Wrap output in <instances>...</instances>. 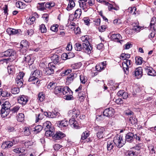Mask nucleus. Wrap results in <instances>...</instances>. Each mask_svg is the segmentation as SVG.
I'll return each mask as SVG.
<instances>
[{"mask_svg": "<svg viewBox=\"0 0 156 156\" xmlns=\"http://www.w3.org/2000/svg\"><path fill=\"white\" fill-rule=\"evenodd\" d=\"M7 69L8 72L9 74H13L15 72V67L14 66H8L7 67Z\"/></svg>", "mask_w": 156, "mask_h": 156, "instance_id": "36", "label": "nucleus"}, {"mask_svg": "<svg viewBox=\"0 0 156 156\" xmlns=\"http://www.w3.org/2000/svg\"><path fill=\"white\" fill-rule=\"evenodd\" d=\"M144 69L148 75L152 76H156V71L152 67L146 66L144 68Z\"/></svg>", "mask_w": 156, "mask_h": 156, "instance_id": "13", "label": "nucleus"}, {"mask_svg": "<svg viewBox=\"0 0 156 156\" xmlns=\"http://www.w3.org/2000/svg\"><path fill=\"white\" fill-rule=\"evenodd\" d=\"M10 104L9 102L6 101L2 105V108H5L6 109H10Z\"/></svg>", "mask_w": 156, "mask_h": 156, "instance_id": "40", "label": "nucleus"}, {"mask_svg": "<svg viewBox=\"0 0 156 156\" xmlns=\"http://www.w3.org/2000/svg\"><path fill=\"white\" fill-rule=\"evenodd\" d=\"M41 75V71L38 70H36L31 74L28 81L32 82L33 84L37 83L38 81V78L40 77Z\"/></svg>", "mask_w": 156, "mask_h": 156, "instance_id": "5", "label": "nucleus"}, {"mask_svg": "<svg viewBox=\"0 0 156 156\" xmlns=\"http://www.w3.org/2000/svg\"><path fill=\"white\" fill-rule=\"evenodd\" d=\"M114 110L112 108H106L103 112V115L107 117H112L114 114Z\"/></svg>", "mask_w": 156, "mask_h": 156, "instance_id": "11", "label": "nucleus"}, {"mask_svg": "<svg viewBox=\"0 0 156 156\" xmlns=\"http://www.w3.org/2000/svg\"><path fill=\"white\" fill-rule=\"evenodd\" d=\"M19 103L23 105H25L28 101V97L24 95L20 96L18 99Z\"/></svg>", "mask_w": 156, "mask_h": 156, "instance_id": "14", "label": "nucleus"}, {"mask_svg": "<svg viewBox=\"0 0 156 156\" xmlns=\"http://www.w3.org/2000/svg\"><path fill=\"white\" fill-rule=\"evenodd\" d=\"M15 52L12 49H9L7 50L2 52L0 54L1 57H10L14 55Z\"/></svg>", "mask_w": 156, "mask_h": 156, "instance_id": "9", "label": "nucleus"}, {"mask_svg": "<svg viewBox=\"0 0 156 156\" xmlns=\"http://www.w3.org/2000/svg\"><path fill=\"white\" fill-rule=\"evenodd\" d=\"M94 24L96 26H99L100 25L101 20L100 19H95L94 21Z\"/></svg>", "mask_w": 156, "mask_h": 156, "instance_id": "62", "label": "nucleus"}, {"mask_svg": "<svg viewBox=\"0 0 156 156\" xmlns=\"http://www.w3.org/2000/svg\"><path fill=\"white\" fill-rule=\"evenodd\" d=\"M6 32L10 35L21 34V31L20 29H15L11 28H8L6 30Z\"/></svg>", "mask_w": 156, "mask_h": 156, "instance_id": "10", "label": "nucleus"}, {"mask_svg": "<svg viewBox=\"0 0 156 156\" xmlns=\"http://www.w3.org/2000/svg\"><path fill=\"white\" fill-rule=\"evenodd\" d=\"M24 73L23 72H20L17 76L16 81L17 86L19 87H21L23 85V78L24 75Z\"/></svg>", "mask_w": 156, "mask_h": 156, "instance_id": "6", "label": "nucleus"}, {"mask_svg": "<svg viewBox=\"0 0 156 156\" xmlns=\"http://www.w3.org/2000/svg\"><path fill=\"white\" fill-rule=\"evenodd\" d=\"M32 133L34 134H37L39 133L42 129L43 127L40 125H38L35 127L32 126Z\"/></svg>", "mask_w": 156, "mask_h": 156, "instance_id": "21", "label": "nucleus"}, {"mask_svg": "<svg viewBox=\"0 0 156 156\" xmlns=\"http://www.w3.org/2000/svg\"><path fill=\"white\" fill-rule=\"evenodd\" d=\"M66 1L68 2V4L66 9L68 11H70L75 6V2L73 0H66Z\"/></svg>", "mask_w": 156, "mask_h": 156, "instance_id": "22", "label": "nucleus"}, {"mask_svg": "<svg viewBox=\"0 0 156 156\" xmlns=\"http://www.w3.org/2000/svg\"><path fill=\"white\" fill-rule=\"evenodd\" d=\"M122 66L124 73L127 74L129 73V68L132 66V62L129 60H126L122 62Z\"/></svg>", "mask_w": 156, "mask_h": 156, "instance_id": "8", "label": "nucleus"}, {"mask_svg": "<svg viewBox=\"0 0 156 156\" xmlns=\"http://www.w3.org/2000/svg\"><path fill=\"white\" fill-rule=\"evenodd\" d=\"M80 7L84 12L95 4V0H78Z\"/></svg>", "mask_w": 156, "mask_h": 156, "instance_id": "3", "label": "nucleus"}, {"mask_svg": "<svg viewBox=\"0 0 156 156\" xmlns=\"http://www.w3.org/2000/svg\"><path fill=\"white\" fill-rule=\"evenodd\" d=\"M10 112V109L2 108L1 110V116L3 118L6 117L9 114Z\"/></svg>", "mask_w": 156, "mask_h": 156, "instance_id": "28", "label": "nucleus"}, {"mask_svg": "<svg viewBox=\"0 0 156 156\" xmlns=\"http://www.w3.org/2000/svg\"><path fill=\"white\" fill-rule=\"evenodd\" d=\"M75 49L77 51H81L83 50V47L79 43H76L75 44Z\"/></svg>", "mask_w": 156, "mask_h": 156, "instance_id": "38", "label": "nucleus"}, {"mask_svg": "<svg viewBox=\"0 0 156 156\" xmlns=\"http://www.w3.org/2000/svg\"><path fill=\"white\" fill-rule=\"evenodd\" d=\"M44 115L49 118H54L53 111L52 112H44L43 113Z\"/></svg>", "mask_w": 156, "mask_h": 156, "instance_id": "39", "label": "nucleus"}, {"mask_svg": "<svg viewBox=\"0 0 156 156\" xmlns=\"http://www.w3.org/2000/svg\"><path fill=\"white\" fill-rule=\"evenodd\" d=\"M59 58L58 55H54L51 57V59L52 62L51 63H53V64H57L59 62Z\"/></svg>", "mask_w": 156, "mask_h": 156, "instance_id": "31", "label": "nucleus"}, {"mask_svg": "<svg viewBox=\"0 0 156 156\" xmlns=\"http://www.w3.org/2000/svg\"><path fill=\"white\" fill-rule=\"evenodd\" d=\"M39 29L41 33H45L47 32V29L44 24L40 25Z\"/></svg>", "mask_w": 156, "mask_h": 156, "instance_id": "47", "label": "nucleus"}, {"mask_svg": "<svg viewBox=\"0 0 156 156\" xmlns=\"http://www.w3.org/2000/svg\"><path fill=\"white\" fill-rule=\"evenodd\" d=\"M13 151L16 153L19 154L20 153L23 152V150H21L20 148H16V149L13 150Z\"/></svg>", "mask_w": 156, "mask_h": 156, "instance_id": "61", "label": "nucleus"}, {"mask_svg": "<svg viewBox=\"0 0 156 156\" xmlns=\"http://www.w3.org/2000/svg\"><path fill=\"white\" fill-rule=\"evenodd\" d=\"M24 115L23 113H20L17 118V120L20 122H22L24 120Z\"/></svg>", "mask_w": 156, "mask_h": 156, "instance_id": "46", "label": "nucleus"}, {"mask_svg": "<svg viewBox=\"0 0 156 156\" xmlns=\"http://www.w3.org/2000/svg\"><path fill=\"white\" fill-rule=\"evenodd\" d=\"M136 8L135 7H129V9H130V13H133V14H136V13L135 12V11L136 10Z\"/></svg>", "mask_w": 156, "mask_h": 156, "instance_id": "60", "label": "nucleus"}, {"mask_svg": "<svg viewBox=\"0 0 156 156\" xmlns=\"http://www.w3.org/2000/svg\"><path fill=\"white\" fill-rule=\"evenodd\" d=\"M132 46V45L129 42L127 43L125 45L124 48L125 49H129Z\"/></svg>", "mask_w": 156, "mask_h": 156, "instance_id": "64", "label": "nucleus"}, {"mask_svg": "<svg viewBox=\"0 0 156 156\" xmlns=\"http://www.w3.org/2000/svg\"><path fill=\"white\" fill-rule=\"evenodd\" d=\"M136 63L137 65H141L142 63L143 58L142 57L137 56L135 58Z\"/></svg>", "mask_w": 156, "mask_h": 156, "instance_id": "42", "label": "nucleus"}, {"mask_svg": "<svg viewBox=\"0 0 156 156\" xmlns=\"http://www.w3.org/2000/svg\"><path fill=\"white\" fill-rule=\"evenodd\" d=\"M143 145L140 144L131 148V150L127 152V156H138L140 151L143 148Z\"/></svg>", "mask_w": 156, "mask_h": 156, "instance_id": "4", "label": "nucleus"}, {"mask_svg": "<svg viewBox=\"0 0 156 156\" xmlns=\"http://www.w3.org/2000/svg\"><path fill=\"white\" fill-rule=\"evenodd\" d=\"M72 92H73L72 90L68 87H62V94L63 95H66L70 94H72Z\"/></svg>", "mask_w": 156, "mask_h": 156, "instance_id": "26", "label": "nucleus"}, {"mask_svg": "<svg viewBox=\"0 0 156 156\" xmlns=\"http://www.w3.org/2000/svg\"><path fill=\"white\" fill-rule=\"evenodd\" d=\"M55 5V3L53 2H47L45 4V7L46 8L50 9Z\"/></svg>", "mask_w": 156, "mask_h": 156, "instance_id": "41", "label": "nucleus"}, {"mask_svg": "<svg viewBox=\"0 0 156 156\" xmlns=\"http://www.w3.org/2000/svg\"><path fill=\"white\" fill-rule=\"evenodd\" d=\"M36 122H39L40 120L42 118L41 117V116L42 115V114H36Z\"/></svg>", "mask_w": 156, "mask_h": 156, "instance_id": "56", "label": "nucleus"}, {"mask_svg": "<svg viewBox=\"0 0 156 156\" xmlns=\"http://www.w3.org/2000/svg\"><path fill=\"white\" fill-rule=\"evenodd\" d=\"M20 107L18 105H16L13 107L10 111L12 113H16L19 110Z\"/></svg>", "mask_w": 156, "mask_h": 156, "instance_id": "53", "label": "nucleus"}, {"mask_svg": "<svg viewBox=\"0 0 156 156\" xmlns=\"http://www.w3.org/2000/svg\"><path fill=\"white\" fill-rule=\"evenodd\" d=\"M16 6L19 8L23 9L25 7V4L22 2L19 1L17 2L16 4Z\"/></svg>", "mask_w": 156, "mask_h": 156, "instance_id": "37", "label": "nucleus"}, {"mask_svg": "<svg viewBox=\"0 0 156 156\" xmlns=\"http://www.w3.org/2000/svg\"><path fill=\"white\" fill-rule=\"evenodd\" d=\"M45 98V96L42 92L40 93L38 95V99L40 101H42Z\"/></svg>", "mask_w": 156, "mask_h": 156, "instance_id": "49", "label": "nucleus"}, {"mask_svg": "<svg viewBox=\"0 0 156 156\" xmlns=\"http://www.w3.org/2000/svg\"><path fill=\"white\" fill-rule=\"evenodd\" d=\"M134 75L138 79L140 78L143 75V70L141 67L136 68L134 72Z\"/></svg>", "mask_w": 156, "mask_h": 156, "instance_id": "17", "label": "nucleus"}, {"mask_svg": "<svg viewBox=\"0 0 156 156\" xmlns=\"http://www.w3.org/2000/svg\"><path fill=\"white\" fill-rule=\"evenodd\" d=\"M148 148L150 151V153L152 154L154 152V148L153 145H149L148 146Z\"/></svg>", "mask_w": 156, "mask_h": 156, "instance_id": "57", "label": "nucleus"}, {"mask_svg": "<svg viewBox=\"0 0 156 156\" xmlns=\"http://www.w3.org/2000/svg\"><path fill=\"white\" fill-rule=\"evenodd\" d=\"M89 38V36L87 35L81 37V40L83 42V44H89L90 43L88 41Z\"/></svg>", "mask_w": 156, "mask_h": 156, "instance_id": "34", "label": "nucleus"}, {"mask_svg": "<svg viewBox=\"0 0 156 156\" xmlns=\"http://www.w3.org/2000/svg\"><path fill=\"white\" fill-rule=\"evenodd\" d=\"M77 76L76 73H71L68 76L66 79V83L67 84H70L73 81L74 78Z\"/></svg>", "mask_w": 156, "mask_h": 156, "instance_id": "19", "label": "nucleus"}, {"mask_svg": "<svg viewBox=\"0 0 156 156\" xmlns=\"http://www.w3.org/2000/svg\"><path fill=\"white\" fill-rule=\"evenodd\" d=\"M83 51L84 52L88 54H90L91 53L92 48L90 45V43L89 44H83Z\"/></svg>", "mask_w": 156, "mask_h": 156, "instance_id": "15", "label": "nucleus"}, {"mask_svg": "<svg viewBox=\"0 0 156 156\" xmlns=\"http://www.w3.org/2000/svg\"><path fill=\"white\" fill-rule=\"evenodd\" d=\"M24 61L27 62L29 65H31L33 63L34 59L32 55H30L24 57Z\"/></svg>", "mask_w": 156, "mask_h": 156, "instance_id": "18", "label": "nucleus"}, {"mask_svg": "<svg viewBox=\"0 0 156 156\" xmlns=\"http://www.w3.org/2000/svg\"><path fill=\"white\" fill-rule=\"evenodd\" d=\"M74 33L76 34H80L81 33L80 29L78 27L75 28L74 29Z\"/></svg>", "mask_w": 156, "mask_h": 156, "instance_id": "58", "label": "nucleus"}, {"mask_svg": "<svg viewBox=\"0 0 156 156\" xmlns=\"http://www.w3.org/2000/svg\"><path fill=\"white\" fill-rule=\"evenodd\" d=\"M11 93L13 94H16L20 92V89L18 87H14L11 90Z\"/></svg>", "mask_w": 156, "mask_h": 156, "instance_id": "48", "label": "nucleus"}, {"mask_svg": "<svg viewBox=\"0 0 156 156\" xmlns=\"http://www.w3.org/2000/svg\"><path fill=\"white\" fill-rule=\"evenodd\" d=\"M81 140H82V142L83 143L88 142L91 141V138L90 137L88 138V137H81Z\"/></svg>", "mask_w": 156, "mask_h": 156, "instance_id": "52", "label": "nucleus"}, {"mask_svg": "<svg viewBox=\"0 0 156 156\" xmlns=\"http://www.w3.org/2000/svg\"><path fill=\"white\" fill-rule=\"evenodd\" d=\"M102 65L99 63L95 67L96 70L99 72L101 71L102 70L104 69L103 67L101 66Z\"/></svg>", "mask_w": 156, "mask_h": 156, "instance_id": "50", "label": "nucleus"}, {"mask_svg": "<svg viewBox=\"0 0 156 156\" xmlns=\"http://www.w3.org/2000/svg\"><path fill=\"white\" fill-rule=\"evenodd\" d=\"M68 114L69 116H72L73 118H77L80 114V112L78 110L74 108L73 110L69 111Z\"/></svg>", "mask_w": 156, "mask_h": 156, "instance_id": "12", "label": "nucleus"}, {"mask_svg": "<svg viewBox=\"0 0 156 156\" xmlns=\"http://www.w3.org/2000/svg\"><path fill=\"white\" fill-rule=\"evenodd\" d=\"M11 94L9 92L6 91H2V89H0V96H2L3 97H8L10 96Z\"/></svg>", "mask_w": 156, "mask_h": 156, "instance_id": "32", "label": "nucleus"}, {"mask_svg": "<svg viewBox=\"0 0 156 156\" xmlns=\"http://www.w3.org/2000/svg\"><path fill=\"white\" fill-rule=\"evenodd\" d=\"M50 29L52 31L56 32L58 30V26L57 25L55 26L53 25L51 27Z\"/></svg>", "mask_w": 156, "mask_h": 156, "instance_id": "59", "label": "nucleus"}, {"mask_svg": "<svg viewBox=\"0 0 156 156\" xmlns=\"http://www.w3.org/2000/svg\"><path fill=\"white\" fill-rule=\"evenodd\" d=\"M57 124L59 127L62 128L67 126L68 125V122L67 120L64 119L58 121Z\"/></svg>", "mask_w": 156, "mask_h": 156, "instance_id": "24", "label": "nucleus"}, {"mask_svg": "<svg viewBox=\"0 0 156 156\" xmlns=\"http://www.w3.org/2000/svg\"><path fill=\"white\" fill-rule=\"evenodd\" d=\"M54 93L57 95H60L62 94V87H56L54 90Z\"/></svg>", "mask_w": 156, "mask_h": 156, "instance_id": "30", "label": "nucleus"}, {"mask_svg": "<svg viewBox=\"0 0 156 156\" xmlns=\"http://www.w3.org/2000/svg\"><path fill=\"white\" fill-rule=\"evenodd\" d=\"M130 57V55L128 54L122 53L120 56V58L122 59L127 60V58H129Z\"/></svg>", "mask_w": 156, "mask_h": 156, "instance_id": "44", "label": "nucleus"}, {"mask_svg": "<svg viewBox=\"0 0 156 156\" xmlns=\"http://www.w3.org/2000/svg\"><path fill=\"white\" fill-rule=\"evenodd\" d=\"M150 28L151 30H156V18L153 17L151 21Z\"/></svg>", "mask_w": 156, "mask_h": 156, "instance_id": "25", "label": "nucleus"}, {"mask_svg": "<svg viewBox=\"0 0 156 156\" xmlns=\"http://www.w3.org/2000/svg\"><path fill=\"white\" fill-rule=\"evenodd\" d=\"M73 92H72V94H68V95H66L64 96V98L66 100H72L73 98L72 96Z\"/></svg>", "mask_w": 156, "mask_h": 156, "instance_id": "54", "label": "nucleus"}, {"mask_svg": "<svg viewBox=\"0 0 156 156\" xmlns=\"http://www.w3.org/2000/svg\"><path fill=\"white\" fill-rule=\"evenodd\" d=\"M114 144L112 141H108L107 142V149L108 151L112 150L114 147Z\"/></svg>", "mask_w": 156, "mask_h": 156, "instance_id": "33", "label": "nucleus"}, {"mask_svg": "<svg viewBox=\"0 0 156 156\" xmlns=\"http://www.w3.org/2000/svg\"><path fill=\"white\" fill-rule=\"evenodd\" d=\"M37 7L38 9L41 11H44V10L45 9L44 8V3H39Z\"/></svg>", "mask_w": 156, "mask_h": 156, "instance_id": "45", "label": "nucleus"}, {"mask_svg": "<svg viewBox=\"0 0 156 156\" xmlns=\"http://www.w3.org/2000/svg\"><path fill=\"white\" fill-rule=\"evenodd\" d=\"M13 143L10 141H6L3 142L1 145L2 148L3 149L8 148L13 146Z\"/></svg>", "mask_w": 156, "mask_h": 156, "instance_id": "20", "label": "nucleus"}, {"mask_svg": "<svg viewBox=\"0 0 156 156\" xmlns=\"http://www.w3.org/2000/svg\"><path fill=\"white\" fill-rule=\"evenodd\" d=\"M110 38L112 40L117 42L120 43L121 41H122V40H121L122 37L119 34H112Z\"/></svg>", "mask_w": 156, "mask_h": 156, "instance_id": "16", "label": "nucleus"}, {"mask_svg": "<svg viewBox=\"0 0 156 156\" xmlns=\"http://www.w3.org/2000/svg\"><path fill=\"white\" fill-rule=\"evenodd\" d=\"M133 137H125L124 139L122 137H114L113 142L118 147H121L125 144L126 141L131 143L133 141Z\"/></svg>", "mask_w": 156, "mask_h": 156, "instance_id": "2", "label": "nucleus"}, {"mask_svg": "<svg viewBox=\"0 0 156 156\" xmlns=\"http://www.w3.org/2000/svg\"><path fill=\"white\" fill-rule=\"evenodd\" d=\"M56 84L55 83L51 82L50 83L48 86L47 88L49 89H51L56 87Z\"/></svg>", "mask_w": 156, "mask_h": 156, "instance_id": "43", "label": "nucleus"}, {"mask_svg": "<svg viewBox=\"0 0 156 156\" xmlns=\"http://www.w3.org/2000/svg\"><path fill=\"white\" fill-rule=\"evenodd\" d=\"M96 129L98 131V132L97 133V136H103V132L105 129L104 127L97 126L96 127Z\"/></svg>", "mask_w": 156, "mask_h": 156, "instance_id": "27", "label": "nucleus"}, {"mask_svg": "<svg viewBox=\"0 0 156 156\" xmlns=\"http://www.w3.org/2000/svg\"><path fill=\"white\" fill-rule=\"evenodd\" d=\"M51 123L50 121H46L43 124V127L45 131V135L46 136H52L54 133L52 131V128L51 127ZM66 134L60 131H57L53 136H66Z\"/></svg>", "mask_w": 156, "mask_h": 156, "instance_id": "1", "label": "nucleus"}, {"mask_svg": "<svg viewBox=\"0 0 156 156\" xmlns=\"http://www.w3.org/2000/svg\"><path fill=\"white\" fill-rule=\"evenodd\" d=\"M48 67L45 68L44 70V73L46 75H50L54 73L55 66L53 63H49L48 64Z\"/></svg>", "mask_w": 156, "mask_h": 156, "instance_id": "7", "label": "nucleus"}, {"mask_svg": "<svg viewBox=\"0 0 156 156\" xmlns=\"http://www.w3.org/2000/svg\"><path fill=\"white\" fill-rule=\"evenodd\" d=\"M20 46L21 49H23L26 50L28 49L29 44L28 41L26 40H23L20 43Z\"/></svg>", "mask_w": 156, "mask_h": 156, "instance_id": "23", "label": "nucleus"}, {"mask_svg": "<svg viewBox=\"0 0 156 156\" xmlns=\"http://www.w3.org/2000/svg\"><path fill=\"white\" fill-rule=\"evenodd\" d=\"M82 14V11L81 9H78L75 11L74 14V16L75 18H79Z\"/></svg>", "mask_w": 156, "mask_h": 156, "instance_id": "35", "label": "nucleus"}, {"mask_svg": "<svg viewBox=\"0 0 156 156\" xmlns=\"http://www.w3.org/2000/svg\"><path fill=\"white\" fill-rule=\"evenodd\" d=\"M35 20V18L34 16H32L31 17H30L29 19H28V22L30 24H32L34 23Z\"/></svg>", "mask_w": 156, "mask_h": 156, "instance_id": "55", "label": "nucleus"}, {"mask_svg": "<svg viewBox=\"0 0 156 156\" xmlns=\"http://www.w3.org/2000/svg\"><path fill=\"white\" fill-rule=\"evenodd\" d=\"M72 53H68V54L64 53H63L62 55V57H63V58H65L66 59H69L70 57H69V55H70V54H71Z\"/></svg>", "mask_w": 156, "mask_h": 156, "instance_id": "63", "label": "nucleus"}, {"mask_svg": "<svg viewBox=\"0 0 156 156\" xmlns=\"http://www.w3.org/2000/svg\"><path fill=\"white\" fill-rule=\"evenodd\" d=\"M32 132V126L25 127L24 128V132L26 136H28L30 135L31 133Z\"/></svg>", "mask_w": 156, "mask_h": 156, "instance_id": "29", "label": "nucleus"}, {"mask_svg": "<svg viewBox=\"0 0 156 156\" xmlns=\"http://www.w3.org/2000/svg\"><path fill=\"white\" fill-rule=\"evenodd\" d=\"M80 79L81 82L83 84H84L87 81V77L83 75L80 76Z\"/></svg>", "mask_w": 156, "mask_h": 156, "instance_id": "51", "label": "nucleus"}]
</instances>
